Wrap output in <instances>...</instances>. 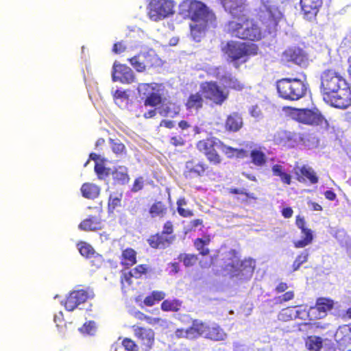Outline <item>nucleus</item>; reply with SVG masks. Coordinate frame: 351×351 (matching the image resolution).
<instances>
[{
  "label": "nucleus",
  "mask_w": 351,
  "mask_h": 351,
  "mask_svg": "<svg viewBox=\"0 0 351 351\" xmlns=\"http://www.w3.org/2000/svg\"><path fill=\"white\" fill-rule=\"evenodd\" d=\"M261 36L260 28L253 21H246L243 23V39L254 40L260 39Z\"/></svg>",
  "instance_id": "18"
},
{
  "label": "nucleus",
  "mask_w": 351,
  "mask_h": 351,
  "mask_svg": "<svg viewBox=\"0 0 351 351\" xmlns=\"http://www.w3.org/2000/svg\"><path fill=\"white\" fill-rule=\"evenodd\" d=\"M203 225V220L201 219H193L189 223V228L191 230H195L197 227Z\"/></svg>",
  "instance_id": "60"
},
{
  "label": "nucleus",
  "mask_w": 351,
  "mask_h": 351,
  "mask_svg": "<svg viewBox=\"0 0 351 351\" xmlns=\"http://www.w3.org/2000/svg\"><path fill=\"white\" fill-rule=\"evenodd\" d=\"M208 325L199 319H193L191 325L187 328H178L174 335L178 339H196L205 336Z\"/></svg>",
  "instance_id": "7"
},
{
  "label": "nucleus",
  "mask_w": 351,
  "mask_h": 351,
  "mask_svg": "<svg viewBox=\"0 0 351 351\" xmlns=\"http://www.w3.org/2000/svg\"><path fill=\"white\" fill-rule=\"evenodd\" d=\"M173 1H149L147 5V15L154 21L162 20L170 15L173 11Z\"/></svg>",
  "instance_id": "6"
},
{
  "label": "nucleus",
  "mask_w": 351,
  "mask_h": 351,
  "mask_svg": "<svg viewBox=\"0 0 351 351\" xmlns=\"http://www.w3.org/2000/svg\"><path fill=\"white\" fill-rule=\"evenodd\" d=\"M80 191L82 196L89 199L97 198L100 193V188L95 184L90 182L84 183L81 186Z\"/></svg>",
  "instance_id": "24"
},
{
  "label": "nucleus",
  "mask_w": 351,
  "mask_h": 351,
  "mask_svg": "<svg viewBox=\"0 0 351 351\" xmlns=\"http://www.w3.org/2000/svg\"><path fill=\"white\" fill-rule=\"evenodd\" d=\"M226 337L223 330L219 326H210L208 325V330L205 333L204 337L213 341H221Z\"/></svg>",
  "instance_id": "26"
},
{
  "label": "nucleus",
  "mask_w": 351,
  "mask_h": 351,
  "mask_svg": "<svg viewBox=\"0 0 351 351\" xmlns=\"http://www.w3.org/2000/svg\"><path fill=\"white\" fill-rule=\"evenodd\" d=\"M134 278L132 272L131 271L124 272L121 275V283L122 287H129L132 285V278Z\"/></svg>",
  "instance_id": "53"
},
{
  "label": "nucleus",
  "mask_w": 351,
  "mask_h": 351,
  "mask_svg": "<svg viewBox=\"0 0 351 351\" xmlns=\"http://www.w3.org/2000/svg\"><path fill=\"white\" fill-rule=\"evenodd\" d=\"M114 180L120 184H125L129 182L130 177L128 173V169L123 166H119L112 171Z\"/></svg>",
  "instance_id": "27"
},
{
  "label": "nucleus",
  "mask_w": 351,
  "mask_h": 351,
  "mask_svg": "<svg viewBox=\"0 0 351 351\" xmlns=\"http://www.w3.org/2000/svg\"><path fill=\"white\" fill-rule=\"evenodd\" d=\"M321 90L324 100L338 108H346L351 104V93L345 79L332 69L321 75Z\"/></svg>",
  "instance_id": "1"
},
{
  "label": "nucleus",
  "mask_w": 351,
  "mask_h": 351,
  "mask_svg": "<svg viewBox=\"0 0 351 351\" xmlns=\"http://www.w3.org/2000/svg\"><path fill=\"white\" fill-rule=\"evenodd\" d=\"M77 247L80 254L86 258H91L95 252L94 248L84 241H80L77 243Z\"/></svg>",
  "instance_id": "36"
},
{
  "label": "nucleus",
  "mask_w": 351,
  "mask_h": 351,
  "mask_svg": "<svg viewBox=\"0 0 351 351\" xmlns=\"http://www.w3.org/2000/svg\"><path fill=\"white\" fill-rule=\"evenodd\" d=\"M333 306V302L326 298L317 300L316 306L311 308V313L315 315L317 318L321 319L326 315V313L331 310Z\"/></svg>",
  "instance_id": "19"
},
{
  "label": "nucleus",
  "mask_w": 351,
  "mask_h": 351,
  "mask_svg": "<svg viewBox=\"0 0 351 351\" xmlns=\"http://www.w3.org/2000/svg\"><path fill=\"white\" fill-rule=\"evenodd\" d=\"M237 1H222L226 10L229 9V12L234 18L239 17L241 13V8L237 5Z\"/></svg>",
  "instance_id": "40"
},
{
  "label": "nucleus",
  "mask_w": 351,
  "mask_h": 351,
  "mask_svg": "<svg viewBox=\"0 0 351 351\" xmlns=\"http://www.w3.org/2000/svg\"><path fill=\"white\" fill-rule=\"evenodd\" d=\"M258 48L257 46L252 43L247 42L243 43V58L245 56H254L257 53ZM245 60L243 59V62H245Z\"/></svg>",
  "instance_id": "42"
},
{
  "label": "nucleus",
  "mask_w": 351,
  "mask_h": 351,
  "mask_svg": "<svg viewBox=\"0 0 351 351\" xmlns=\"http://www.w3.org/2000/svg\"><path fill=\"white\" fill-rule=\"evenodd\" d=\"M101 218L97 215H88L80 224L79 228L84 231H96L102 228Z\"/></svg>",
  "instance_id": "20"
},
{
  "label": "nucleus",
  "mask_w": 351,
  "mask_h": 351,
  "mask_svg": "<svg viewBox=\"0 0 351 351\" xmlns=\"http://www.w3.org/2000/svg\"><path fill=\"white\" fill-rule=\"evenodd\" d=\"M179 10L195 23L190 25V29L193 40L197 42L207 29L217 27L215 14L202 1H181Z\"/></svg>",
  "instance_id": "2"
},
{
  "label": "nucleus",
  "mask_w": 351,
  "mask_h": 351,
  "mask_svg": "<svg viewBox=\"0 0 351 351\" xmlns=\"http://www.w3.org/2000/svg\"><path fill=\"white\" fill-rule=\"evenodd\" d=\"M250 158L253 164L258 167L264 166L267 161L265 154L257 149H254L251 151Z\"/></svg>",
  "instance_id": "35"
},
{
  "label": "nucleus",
  "mask_w": 351,
  "mask_h": 351,
  "mask_svg": "<svg viewBox=\"0 0 351 351\" xmlns=\"http://www.w3.org/2000/svg\"><path fill=\"white\" fill-rule=\"evenodd\" d=\"M286 61H291L301 66H306L308 63V57L306 53L300 48H290L282 54Z\"/></svg>",
  "instance_id": "16"
},
{
  "label": "nucleus",
  "mask_w": 351,
  "mask_h": 351,
  "mask_svg": "<svg viewBox=\"0 0 351 351\" xmlns=\"http://www.w3.org/2000/svg\"><path fill=\"white\" fill-rule=\"evenodd\" d=\"M280 95L289 100H298L302 97L306 86L302 81L298 79H282L277 84Z\"/></svg>",
  "instance_id": "3"
},
{
  "label": "nucleus",
  "mask_w": 351,
  "mask_h": 351,
  "mask_svg": "<svg viewBox=\"0 0 351 351\" xmlns=\"http://www.w3.org/2000/svg\"><path fill=\"white\" fill-rule=\"evenodd\" d=\"M293 119L307 125H322L326 122L320 112L308 109H294L291 112Z\"/></svg>",
  "instance_id": "8"
},
{
  "label": "nucleus",
  "mask_w": 351,
  "mask_h": 351,
  "mask_svg": "<svg viewBox=\"0 0 351 351\" xmlns=\"http://www.w3.org/2000/svg\"><path fill=\"white\" fill-rule=\"evenodd\" d=\"M126 49V46L124 45L123 42H117L114 44L112 51L115 53H121L125 51Z\"/></svg>",
  "instance_id": "57"
},
{
  "label": "nucleus",
  "mask_w": 351,
  "mask_h": 351,
  "mask_svg": "<svg viewBox=\"0 0 351 351\" xmlns=\"http://www.w3.org/2000/svg\"><path fill=\"white\" fill-rule=\"evenodd\" d=\"M144 186V180L143 177H138L135 179L132 187V192H138L141 191Z\"/></svg>",
  "instance_id": "55"
},
{
  "label": "nucleus",
  "mask_w": 351,
  "mask_h": 351,
  "mask_svg": "<svg viewBox=\"0 0 351 351\" xmlns=\"http://www.w3.org/2000/svg\"><path fill=\"white\" fill-rule=\"evenodd\" d=\"M175 114H178L180 111V108L174 104H170L169 106L163 105L160 110V114L162 116L167 117L172 111Z\"/></svg>",
  "instance_id": "49"
},
{
  "label": "nucleus",
  "mask_w": 351,
  "mask_h": 351,
  "mask_svg": "<svg viewBox=\"0 0 351 351\" xmlns=\"http://www.w3.org/2000/svg\"><path fill=\"white\" fill-rule=\"evenodd\" d=\"M222 141L215 137H208L199 140L196 143L197 149L204 154L208 161L213 165H218L222 161L221 156L217 152L216 148H219Z\"/></svg>",
  "instance_id": "4"
},
{
  "label": "nucleus",
  "mask_w": 351,
  "mask_h": 351,
  "mask_svg": "<svg viewBox=\"0 0 351 351\" xmlns=\"http://www.w3.org/2000/svg\"><path fill=\"white\" fill-rule=\"evenodd\" d=\"M156 57L148 52H139L133 57L128 58V61L131 66L139 73L145 71L154 66Z\"/></svg>",
  "instance_id": "11"
},
{
  "label": "nucleus",
  "mask_w": 351,
  "mask_h": 351,
  "mask_svg": "<svg viewBox=\"0 0 351 351\" xmlns=\"http://www.w3.org/2000/svg\"><path fill=\"white\" fill-rule=\"evenodd\" d=\"M200 91L207 100L217 106L222 105L228 97V93L224 91L216 82L213 81L202 83Z\"/></svg>",
  "instance_id": "5"
},
{
  "label": "nucleus",
  "mask_w": 351,
  "mask_h": 351,
  "mask_svg": "<svg viewBox=\"0 0 351 351\" xmlns=\"http://www.w3.org/2000/svg\"><path fill=\"white\" fill-rule=\"evenodd\" d=\"M182 302L178 299H167L161 303L160 308L165 312H178L182 307Z\"/></svg>",
  "instance_id": "29"
},
{
  "label": "nucleus",
  "mask_w": 351,
  "mask_h": 351,
  "mask_svg": "<svg viewBox=\"0 0 351 351\" xmlns=\"http://www.w3.org/2000/svg\"><path fill=\"white\" fill-rule=\"evenodd\" d=\"M121 343L127 351H138V345L130 338H124Z\"/></svg>",
  "instance_id": "51"
},
{
  "label": "nucleus",
  "mask_w": 351,
  "mask_h": 351,
  "mask_svg": "<svg viewBox=\"0 0 351 351\" xmlns=\"http://www.w3.org/2000/svg\"><path fill=\"white\" fill-rule=\"evenodd\" d=\"M178 213L179 215L182 217H191L193 216V210L190 209H185L184 208H180L178 209Z\"/></svg>",
  "instance_id": "59"
},
{
  "label": "nucleus",
  "mask_w": 351,
  "mask_h": 351,
  "mask_svg": "<svg viewBox=\"0 0 351 351\" xmlns=\"http://www.w3.org/2000/svg\"><path fill=\"white\" fill-rule=\"evenodd\" d=\"M308 258V252L307 250H304L300 255H298L295 261L300 263V265L307 262Z\"/></svg>",
  "instance_id": "58"
},
{
  "label": "nucleus",
  "mask_w": 351,
  "mask_h": 351,
  "mask_svg": "<svg viewBox=\"0 0 351 351\" xmlns=\"http://www.w3.org/2000/svg\"><path fill=\"white\" fill-rule=\"evenodd\" d=\"M248 112L256 121H260L263 119V112L258 104L250 106L248 108Z\"/></svg>",
  "instance_id": "43"
},
{
  "label": "nucleus",
  "mask_w": 351,
  "mask_h": 351,
  "mask_svg": "<svg viewBox=\"0 0 351 351\" xmlns=\"http://www.w3.org/2000/svg\"><path fill=\"white\" fill-rule=\"evenodd\" d=\"M136 254V252L131 247L123 250L120 257L121 265L125 268L134 265L137 262Z\"/></svg>",
  "instance_id": "23"
},
{
  "label": "nucleus",
  "mask_w": 351,
  "mask_h": 351,
  "mask_svg": "<svg viewBox=\"0 0 351 351\" xmlns=\"http://www.w3.org/2000/svg\"><path fill=\"white\" fill-rule=\"evenodd\" d=\"M302 234V239L293 242L294 247L296 248L304 247L313 241V236L311 230H303Z\"/></svg>",
  "instance_id": "34"
},
{
  "label": "nucleus",
  "mask_w": 351,
  "mask_h": 351,
  "mask_svg": "<svg viewBox=\"0 0 351 351\" xmlns=\"http://www.w3.org/2000/svg\"><path fill=\"white\" fill-rule=\"evenodd\" d=\"M211 241L209 235L204 236L202 238H196L193 240V245L199 254L202 256H208L210 254V250L208 245Z\"/></svg>",
  "instance_id": "25"
},
{
  "label": "nucleus",
  "mask_w": 351,
  "mask_h": 351,
  "mask_svg": "<svg viewBox=\"0 0 351 351\" xmlns=\"http://www.w3.org/2000/svg\"><path fill=\"white\" fill-rule=\"evenodd\" d=\"M110 143L112 150L115 154L121 155L125 153V146L120 141L110 138Z\"/></svg>",
  "instance_id": "44"
},
{
  "label": "nucleus",
  "mask_w": 351,
  "mask_h": 351,
  "mask_svg": "<svg viewBox=\"0 0 351 351\" xmlns=\"http://www.w3.org/2000/svg\"><path fill=\"white\" fill-rule=\"evenodd\" d=\"M173 226L171 221H167L164 223L161 233L166 236H173Z\"/></svg>",
  "instance_id": "56"
},
{
  "label": "nucleus",
  "mask_w": 351,
  "mask_h": 351,
  "mask_svg": "<svg viewBox=\"0 0 351 351\" xmlns=\"http://www.w3.org/2000/svg\"><path fill=\"white\" fill-rule=\"evenodd\" d=\"M149 266L146 264H140L134 267L131 271L134 276V278L139 279L142 278L143 275H145L149 271Z\"/></svg>",
  "instance_id": "45"
},
{
  "label": "nucleus",
  "mask_w": 351,
  "mask_h": 351,
  "mask_svg": "<svg viewBox=\"0 0 351 351\" xmlns=\"http://www.w3.org/2000/svg\"><path fill=\"white\" fill-rule=\"evenodd\" d=\"M186 135L183 132L180 133H173L169 138V143L174 147H182L185 145Z\"/></svg>",
  "instance_id": "37"
},
{
  "label": "nucleus",
  "mask_w": 351,
  "mask_h": 351,
  "mask_svg": "<svg viewBox=\"0 0 351 351\" xmlns=\"http://www.w3.org/2000/svg\"><path fill=\"white\" fill-rule=\"evenodd\" d=\"M126 97V93L123 90H116L113 93V97L116 99L125 98Z\"/></svg>",
  "instance_id": "64"
},
{
  "label": "nucleus",
  "mask_w": 351,
  "mask_h": 351,
  "mask_svg": "<svg viewBox=\"0 0 351 351\" xmlns=\"http://www.w3.org/2000/svg\"><path fill=\"white\" fill-rule=\"evenodd\" d=\"M178 258L180 261H182L184 265L186 267H192L197 263V261L198 260L197 255L194 254H185V253L180 254Z\"/></svg>",
  "instance_id": "38"
},
{
  "label": "nucleus",
  "mask_w": 351,
  "mask_h": 351,
  "mask_svg": "<svg viewBox=\"0 0 351 351\" xmlns=\"http://www.w3.org/2000/svg\"><path fill=\"white\" fill-rule=\"evenodd\" d=\"M158 84L156 83H141L138 84L137 90L139 95L146 97L150 94L158 90Z\"/></svg>",
  "instance_id": "33"
},
{
  "label": "nucleus",
  "mask_w": 351,
  "mask_h": 351,
  "mask_svg": "<svg viewBox=\"0 0 351 351\" xmlns=\"http://www.w3.org/2000/svg\"><path fill=\"white\" fill-rule=\"evenodd\" d=\"M53 320L56 323L57 327H60L62 325V324H63V325H65V323L63 319V314L62 312H60L58 315H55Z\"/></svg>",
  "instance_id": "63"
},
{
  "label": "nucleus",
  "mask_w": 351,
  "mask_h": 351,
  "mask_svg": "<svg viewBox=\"0 0 351 351\" xmlns=\"http://www.w3.org/2000/svg\"><path fill=\"white\" fill-rule=\"evenodd\" d=\"M161 96L158 93V90L152 94L149 95L145 97L144 105L145 106L154 107L161 103Z\"/></svg>",
  "instance_id": "41"
},
{
  "label": "nucleus",
  "mask_w": 351,
  "mask_h": 351,
  "mask_svg": "<svg viewBox=\"0 0 351 351\" xmlns=\"http://www.w3.org/2000/svg\"><path fill=\"white\" fill-rule=\"evenodd\" d=\"M160 127H165L168 129H171L175 126V123L173 121L168 120V119H162L159 125Z\"/></svg>",
  "instance_id": "62"
},
{
  "label": "nucleus",
  "mask_w": 351,
  "mask_h": 351,
  "mask_svg": "<svg viewBox=\"0 0 351 351\" xmlns=\"http://www.w3.org/2000/svg\"><path fill=\"white\" fill-rule=\"evenodd\" d=\"M271 170L274 176L279 177L285 172L282 166L280 165H274Z\"/></svg>",
  "instance_id": "61"
},
{
  "label": "nucleus",
  "mask_w": 351,
  "mask_h": 351,
  "mask_svg": "<svg viewBox=\"0 0 351 351\" xmlns=\"http://www.w3.org/2000/svg\"><path fill=\"white\" fill-rule=\"evenodd\" d=\"M90 296L89 293L86 290H75L68 295L63 303V305L66 311H73L80 304L86 302Z\"/></svg>",
  "instance_id": "13"
},
{
  "label": "nucleus",
  "mask_w": 351,
  "mask_h": 351,
  "mask_svg": "<svg viewBox=\"0 0 351 351\" xmlns=\"http://www.w3.org/2000/svg\"><path fill=\"white\" fill-rule=\"evenodd\" d=\"M219 148L223 152V153L226 155H227L228 158H232L234 156H238L241 152V150L233 148L230 146H227L223 142L222 145H220Z\"/></svg>",
  "instance_id": "50"
},
{
  "label": "nucleus",
  "mask_w": 351,
  "mask_h": 351,
  "mask_svg": "<svg viewBox=\"0 0 351 351\" xmlns=\"http://www.w3.org/2000/svg\"><path fill=\"white\" fill-rule=\"evenodd\" d=\"M300 172L304 176L308 178L312 184L317 182L318 178L311 167L304 166L300 169Z\"/></svg>",
  "instance_id": "46"
},
{
  "label": "nucleus",
  "mask_w": 351,
  "mask_h": 351,
  "mask_svg": "<svg viewBox=\"0 0 351 351\" xmlns=\"http://www.w3.org/2000/svg\"><path fill=\"white\" fill-rule=\"evenodd\" d=\"M306 348L313 351H319L322 348V340L318 337H310L306 341Z\"/></svg>",
  "instance_id": "39"
},
{
  "label": "nucleus",
  "mask_w": 351,
  "mask_h": 351,
  "mask_svg": "<svg viewBox=\"0 0 351 351\" xmlns=\"http://www.w3.org/2000/svg\"><path fill=\"white\" fill-rule=\"evenodd\" d=\"M122 195L120 194L119 196H110L108 203V208L109 211L113 212L114 210L121 206Z\"/></svg>",
  "instance_id": "48"
},
{
  "label": "nucleus",
  "mask_w": 351,
  "mask_h": 351,
  "mask_svg": "<svg viewBox=\"0 0 351 351\" xmlns=\"http://www.w3.org/2000/svg\"><path fill=\"white\" fill-rule=\"evenodd\" d=\"M241 125V122L240 121V118L237 114L233 113L227 117L225 123L226 130L237 132L240 129Z\"/></svg>",
  "instance_id": "31"
},
{
  "label": "nucleus",
  "mask_w": 351,
  "mask_h": 351,
  "mask_svg": "<svg viewBox=\"0 0 351 351\" xmlns=\"http://www.w3.org/2000/svg\"><path fill=\"white\" fill-rule=\"evenodd\" d=\"M136 317L141 321H145L150 325H154L160 322V318L152 317L141 312H137L136 313Z\"/></svg>",
  "instance_id": "52"
},
{
  "label": "nucleus",
  "mask_w": 351,
  "mask_h": 351,
  "mask_svg": "<svg viewBox=\"0 0 351 351\" xmlns=\"http://www.w3.org/2000/svg\"><path fill=\"white\" fill-rule=\"evenodd\" d=\"M203 94L199 92L191 94L185 102V107L187 110H199L204 106Z\"/></svg>",
  "instance_id": "22"
},
{
  "label": "nucleus",
  "mask_w": 351,
  "mask_h": 351,
  "mask_svg": "<svg viewBox=\"0 0 351 351\" xmlns=\"http://www.w3.org/2000/svg\"><path fill=\"white\" fill-rule=\"evenodd\" d=\"M95 323L94 321H88L86 322L81 328H80L79 330L81 333L84 335H93L95 331Z\"/></svg>",
  "instance_id": "47"
},
{
  "label": "nucleus",
  "mask_w": 351,
  "mask_h": 351,
  "mask_svg": "<svg viewBox=\"0 0 351 351\" xmlns=\"http://www.w3.org/2000/svg\"><path fill=\"white\" fill-rule=\"evenodd\" d=\"M176 236H166L161 232L151 235L147 239L149 246L154 249H165L175 240Z\"/></svg>",
  "instance_id": "17"
},
{
  "label": "nucleus",
  "mask_w": 351,
  "mask_h": 351,
  "mask_svg": "<svg viewBox=\"0 0 351 351\" xmlns=\"http://www.w3.org/2000/svg\"><path fill=\"white\" fill-rule=\"evenodd\" d=\"M94 169L99 179H102L104 176L109 175L108 169L101 164L96 163Z\"/></svg>",
  "instance_id": "54"
},
{
  "label": "nucleus",
  "mask_w": 351,
  "mask_h": 351,
  "mask_svg": "<svg viewBox=\"0 0 351 351\" xmlns=\"http://www.w3.org/2000/svg\"><path fill=\"white\" fill-rule=\"evenodd\" d=\"M149 213L152 217H164L167 213V207L161 201H156L150 206Z\"/></svg>",
  "instance_id": "28"
},
{
  "label": "nucleus",
  "mask_w": 351,
  "mask_h": 351,
  "mask_svg": "<svg viewBox=\"0 0 351 351\" xmlns=\"http://www.w3.org/2000/svg\"><path fill=\"white\" fill-rule=\"evenodd\" d=\"M241 267V262L237 253L234 250H230L222 269L224 276H228L230 278L239 276Z\"/></svg>",
  "instance_id": "14"
},
{
  "label": "nucleus",
  "mask_w": 351,
  "mask_h": 351,
  "mask_svg": "<svg viewBox=\"0 0 351 351\" xmlns=\"http://www.w3.org/2000/svg\"><path fill=\"white\" fill-rule=\"evenodd\" d=\"M166 296V293L162 291H153L151 293L147 295L144 300L143 303L147 306H152L155 304L164 300Z\"/></svg>",
  "instance_id": "30"
},
{
  "label": "nucleus",
  "mask_w": 351,
  "mask_h": 351,
  "mask_svg": "<svg viewBox=\"0 0 351 351\" xmlns=\"http://www.w3.org/2000/svg\"><path fill=\"white\" fill-rule=\"evenodd\" d=\"M112 80L113 82H119L123 84H130L136 82V76L130 66L114 62L112 71Z\"/></svg>",
  "instance_id": "10"
},
{
  "label": "nucleus",
  "mask_w": 351,
  "mask_h": 351,
  "mask_svg": "<svg viewBox=\"0 0 351 351\" xmlns=\"http://www.w3.org/2000/svg\"><path fill=\"white\" fill-rule=\"evenodd\" d=\"M210 169L204 160H190L186 162L184 176L186 178H201L208 176Z\"/></svg>",
  "instance_id": "9"
},
{
  "label": "nucleus",
  "mask_w": 351,
  "mask_h": 351,
  "mask_svg": "<svg viewBox=\"0 0 351 351\" xmlns=\"http://www.w3.org/2000/svg\"><path fill=\"white\" fill-rule=\"evenodd\" d=\"M132 328L134 337L139 341L141 346L145 350H150L155 341V333L151 328L133 325Z\"/></svg>",
  "instance_id": "12"
},
{
  "label": "nucleus",
  "mask_w": 351,
  "mask_h": 351,
  "mask_svg": "<svg viewBox=\"0 0 351 351\" xmlns=\"http://www.w3.org/2000/svg\"><path fill=\"white\" fill-rule=\"evenodd\" d=\"M256 266L255 260L247 258L243 261V280H250L254 271Z\"/></svg>",
  "instance_id": "32"
},
{
  "label": "nucleus",
  "mask_w": 351,
  "mask_h": 351,
  "mask_svg": "<svg viewBox=\"0 0 351 351\" xmlns=\"http://www.w3.org/2000/svg\"><path fill=\"white\" fill-rule=\"evenodd\" d=\"M221 51L226 56L228 62L234 64L236 68L239 65L237 61L241 58V43L237 41L230 40L221 47Z\"/></svg>",
  "instance_id": "15"
},
{
  "label": "nucleus",
  "mask_w": 351,
  "mask_h": 351,
  "mask_svg": "<svg viewBox=\"0 0 351 351\" xmlns=\"http://www.w3.org/2000/svg\"><path fill=\"white\" fill-rule=\"evenodd\" d=\"M322 1H300V5L304 17L308 20L313 19L318 12V8Z\"/></svg>",
  "instance_id": "21"
}]
</instances>
